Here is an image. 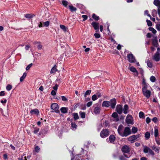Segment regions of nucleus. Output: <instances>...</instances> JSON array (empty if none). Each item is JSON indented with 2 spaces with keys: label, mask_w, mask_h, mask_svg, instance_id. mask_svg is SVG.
<instances>
[{
  "label": "nucleus",
  "mask_w": 160,
  "mask_h": 160,
  "mask_svg": "<svg viewBox=\"0 0 160 160\" xmlns=\"http://www.w3.org/2000/svg\"><path fill=\"white\" fill-rule=\"evenodd\" d=\"M153 59L156 62H158L160 60V54L158 52H157L152 56Z\"/></svg>",
  "instance_id": "nucleus-11"
},
{
  "label": "nucleus",
  "mask_w": 160,
  "mask_h": 160,
  "mask_svg": "<svg viewBox=\"0 0 160 160\" xmlns=\"http://www.w3.org/2000/svg\"><path fill=\"white\" fill-rule=\"evenodd\" d=\"M40 150V148L38 146L36 147L35 148V150L36 152H38Z\"/></svg>",
  "instance_id": "nucleus-60"
},
{
  "label": "nucleus",
  "mask_w": 160,
  "mask_h": 160,
  "mask_svg": "<svg viewBox=\"0 0 160 160\" xmlns=\"http://www.w3.org/2000/svg\"><path fill=\"white\" fill-rule=\"evenodd\" d=\"M129 69L131 71L135 73V75L136 76H137L138 75V72L135 68L133 66H132L129 68Z\"/></svg>",
  "instance_id": "nucleus-15"
},
{
  "label": "nucleus",
  "mask_w": 160,
  "mask_h": 160,
  "mask_svg": "<svg viewBox=\"0 0 160 160\" xmlns=\"http://www.w3.org/2000/svg\"><path fill=\"white\" fill-rule=\"evenodd\" d=\"M39 129L38 128H35L34 130V133L35 134L37 133L39 131Z\"/></svg>",
  "instance_id": "nucleus-57"
},
{
  "label": "nucleus",
  "mask_w": 160,
  "mask_h": 160,
  "mask_svg": "<svg viewBox=\"0 0 160 160\" xmlns=\"http://www.w3.org/2000/svg\"><path fill=\"white\" fill-rule=\"evenodd\" d=\"M7 101V100L6 99H5L4 100H1V102L2 104H4Z\"/></svg>",
  "instance_id": "nucleus-63"
},
{
  "label": "nucleus",
  "mask_w": 160,
  "mask_h": 160,
  "mask_svg": "<svg viewBox=\"0 0 160 160\" xmlns=\"http://www.w3.org/2000/svg\"><path fill=\"white\" fill-rule=\"evenodd\" d=\"M62 3L63 5L64 6H67L68 4V2L66 1L63 0L62 1Z\"/></svg>",
  "instance_id": "nucleus-52"
},
{
  "label": "nucleus",
  "mask_w": 160,
  "mask_h": 160,
  "mask_svg": "<svg viewBox=\"0 0 160 160\" xmlns=\"http://www.w3.org/2000/svg\"><path fill=\"white\" fill-rule=\"evenodd\" d=\"M76 158H77V157H79L81 160H88L87 155L86 154L85 156H81V155H78L76 156Z\"/></svg>",
  "instance_id": "nucleus-19"
},
{
  "label": "nucleus",
  "mask_w": 160,
  "mask_h": 160,
  "mask_svg": "<svg viewBox=\"0 0 160 160\" xmlns=\"http://www.w3.org/2000/svg\"><path fill=\"white\" fill-rule=\"evenodd\" d=\"M152 149L156 151V152H157V153L159 152V149H158L156 147L153 146L152 147Z\"/></svg>",
  "instance_id": "nucleus-42"
},
{
  "label": "nucleus",
  "mask_w": 160,
  "mask_h": 160,
  "mask_svg": "<svg viewBox=\"0 0 160 160\" xmlns=\"http://www.w3.org/2000/svg\"><path fill=\"white\" fill-rule=\"evenodd\" d=\"M133 120V118L132 115L128 114L126 117L125 121L128 124H132Z\"/></svg>",
  "instance_id": "nucleus-10"
},
{
  "label": "nucleus",
  "mask_w": 160,
  "mask_h": 160,
  "mask_svg": "<svg viewBox=\"0 0 160 160\" xmlns=\"http://www.w3.org/2000/svg\"><path fill=\"white\" fill-rule=\"evenodd\" d=\"M32 63H30V64H29V65H28L26 68V70H28L32 66Z\"/></svg>",
  "instance_id": "nucleus-51"
},
{
  "label": "nucleus",
  "mask_w": 160,
  "mask_h": 160,
  "mask_svg": "<svg viewBox=\"0 0 160 160\" xmlns=\"http://www.w3.org/2000/svg\"><path fill=\"white\" fill-rule=\"evenodd\" d=\"M122 151L126 157L128 158L131 156V154L129 153L130 148L128 146L125 145L123 146L122 148Z\"/></svg>",
  "instance_id": "nucleus-2"
},
{
  "label": "nucleus",
  "mask_w": 160,
  "mask_h": 160,
  "mask_svg": "<svg viewBox=\"0 0 160 160\" xmlns=\"http://www.w3.org/2000/svg\"><path fill=\"white\" fill-rule=\"evenodd\" d=\"M92 18L96 20H98L99 19V17L97 16L95 14H93L92 15Z\"/></svg>",
  "instance_id": "nucleus-44"
},
{
  "label": "nucleus",
  "mask_w": 160,
  "mask_h": 160,
  "mask_svg": "<svg viewBox=\"0 0 160 160\" xmlns=\"http://www.w3.org/2000/svg\"><path fill=\"white\" fill-rule=\"evenodd\" d=\"M49 24L50 22L49 21H47L43 22V27H48L49 26Z\"/></svg>",
  "instance_id": "nucleus-36"
},
{
  "label": "nucleus",
  "mask_w": 160,
  "mask_h": 160,
  "mask_svg": "<svg viewBox=\"0 0 160 160\" xmlns=\"http://www.w3.org/2000/svg\"><path fill=\"white\" fill-rule=\"evenodd\" d=\"M33 43L34 44L37 45V47L38 49L41 50L42 49V46L40 42H35Z\"/></svg>",
  "instance_id": "nucleus-22"
},
{
  "label": "nucleus",
  "mask_w": 160,
  "mask_h": 160,
  "mask_svg": "<svg viewBox=\"0 0 160 160\" xmlns=\"http://www.w3.org/2000/svg\"><path fill=\"white\" fill-rule=\"evenodd\" d=\"M142 92L143 94L146 98H149L151 93V92L150 90L148 89H145L142 90Z\"/></svg>",
  "instance_id": "nucleus-9"
},
{
  "label": "nucleus",
  "mask_w": 160,
  "mask_h": 160,
  "mask_svg": "<svg viewBox=\"0 0 160 160\" xmlns=\"http://www.w3.org/2000/svg\"><path fill=\"white\" fill-rule=\"evenodd\" d=\"M68 109L67 108L62 107L61 108L60 110L63 113H66L68 112Z\"/></svg>",
  "instance_id": "nucleus-26"
},
{
  "label": "nucleus",
  "mask_w": 160,
  "mask_h": 160,
  "mask_svg": "<svg viewBox=\"0 0 160 160\" xmlns=\"http://www.w3.org/2000/svg\"><path fill=\"white\" fill-rule=\"evenodd\" d=\"M79 114L82 118H84L85 117V112H80Z\"/></svg>",
  "instance_id": "nucleus-34"
},
{
  "label": "nucleus",
  "mask_w": 160,
  "mask_h": 160,
  "mask_svg": "<svg viewBox=\"0 0 160 160\" xmlns=\"http://www.w3.org/2000/svg\"><path fill=\"white\" fill-rule=\"evenodd\" d=\"M131 133L130 128L128 127H125L122 134V137H127Z\"/></svg>",
  "instance_id": "nucleus-3"
},
{
  "label": "nucleus",
  "mask_w": 160,
  "mask_h": 160,
  "mask_svg": "<svg viewBox=\"0 0 160 160\" xmlns=\"http://www.w3.org/2000/svg\"><path fill=\"white\" fill-rule=\"evenodd\" d=\"M12 88V86L10 84H8L6 87V90L8 91H9L11 90Z\"/></svg>",
  "instance_id": "nucleus-32"
},
{
  "label": "nucleus",
  "mask_w": 160,
  "mask_h": 160,
  "mask_svg": "<svg viewBox=\"0 0 160 160\" xmlns=\"http://www.w3.org/2000/svg\"><path fill=\"white\" fill-rule=\"evenodd\" d=\"M148 25L149 26H151L152 25V22L149 20H147Z\"/></svg>",
  "instance_id": "nucleus-49"
},
{
  "label": "nucleus",
  "mask_w": 160,
  "mask_h": 160,
  "mask_svg": "<svg viewBox=\"0 0 160 160\" xmlns=\"http://www.w3.org/2000/svg\"><path fill=\"white\" fill-rule=\"evenodd\" d=\"M154 4L158 8L160 7V1L159 0H155L153 2Z\"/></svg>",
  "instance_id": "nucleus-24"
},
{
  "label": "nucleus",
  "mask_w": 160,
  "mask_h": 160,
  "mask_svg": "<svg viewBox=\"0 0 160 160\" xmlns=\"http://www.w3.org/2000/svg\"><path fill=\"white\" fill-rule=\"evenodd\" d=\"M150 80L151 82H153L155 81L156 78L154 76H152L150 77Z\"/></svg>",
  "instance_id": "nucleus-35"
},
{
  "label": "nucleus",
  "mask_w": 160,
  "mask_h": 160,
  "mask_svg": "<svg viewBox=\"0 0 160 160\" xmlns=\"http://www.w3.org/2000/svg\"><path fill=\"white\" fill-rule=\"evenodd\" d=\"M100 107L97 105L94 106V112L95 114H98L100 112Z\"/></svg>",
  "instance_id": "nucleus-17"
},
{
  "label": "nucleus",
  "mask_w": 160,
  "mask_h": 160,
  "mask_svg": "<svg viewBox=\"0 0 160 160\" xmlns=\"http://www.w3.org/2000/svg\"><path fill=\"white\" fill-rule=\"evenodd\" d=\"M128 106L127 104H125L124 106L123 109V113L125 114H127L128 112Z\"/></svg>",
  "instance_id": "nucleus-20"
},
{
  "label": "nucleus",
  "mask_w": 160,
  "mask_h": 160,
  "mask_svg": "<svg viewBox=\"0 0 160 160\" xmlns=\"http://www.w3.org/2000/svg\"><path fill=\"white\" fill-rule=\"evenodd\" d=\"M94 36L96 38H98L100 37V34L97 33H96L94 34Z\"/></svg>",
  "instance_id": "nucleus-53"
},
{
  "label": "nucleus",
  "mask_w": 160,
  "mask_h": 160,
  "mask_svg": "<svg viewBox=\"0 0 160 160\" xmlns=\"http://www.w3.org/2000/svg\"><path fill=\"white\" fill-rule=\"evenodd\" d=\"M30 48V47L29 45H26L25 46V49L27 50H28L29 48Z\"/></svg>",
  "instance_id": "nucleus-64"
},
{
  "label": "nucleus",
  "mask_w": 160,
  "mask_h": 160,
  "mask_svg": "<svg viewBox=\"0 0 160 160\" xmlns=\"http://www.w3.org/2000/svg\"><path fill=\"white\" fill-rule=\"evenodd\" d=\"M116 103L117 102L116 99L113 98L111 99L109 101H104L102 103V107H110L111 108L114 109L115 108Z\"/></svg>",
  "instance_id": "nucleus-1"
},
{
  "label": "nucleus",
  "mask_w": 160,
  "mask_h": 160,
  "mask_svg": "<svg viewBox=\"0 0 160 160\" xmlns=\"http://www.w3.org/2000/svg\"><path fill=\"white\" fill-rule=\"evenodd\" d=\"M152 44L155 47H157L158 44V41L156 39H154L152 40Z\"/></svg>",
  "instance_id": "nucleus-33"
},
{
  "label": "nucleus",
  "mask_w": 160,
  "mask_h": 160,
  "mask_svg": "<svg viewBox=\"0 0 160 160\" xmlns=\"http://www.w3.org/2000/svg\"><path fill=\"white\" fill-rule=\"evenodd\" d=\"M73 118L75 120L78 119L79 118V117L77 113H73Z\"/></svg>",
  "instance_id": "nucleus-41"
},
{
  "label": "nucleus",
  "mask_w": 160,
  "mask_h": 160,
  "mask_svg": "<svg viewBox=\"0 0 160 160\" xmlns=\"http://www.w3.org/2000/svg\"><path fill=\"white\" fill-rule=\"evenodd\" d=\"M144 114L143 112H140L139 113V116L140 118H143L144 117Z\"/></svg>",
  "instance_id": "nucleus-43"
},
{
  "label": "nucleus",
  "mask_w": 160,
  "mask_h": 160,
  "mask_svg": "<svg viewBox=\"0 0 160 160\" xmlns=\"http://www.w3.org/2000/svg\"><path fill=\"white\" fill-rule=\"evenodd\" d=\"M95 95H96L98 98L102 96V94L101 93L99 92H97L96 94H95Z\"/></svg>",
  "instance_id": "nucleus-48"
},
{
  "label": "nucleus",
  "mask_w": 160,
  "mask_h": 160,
  "mask_svg": "<svg viewBox=\"0 0 160 160\" xmlns=\"http://www.w3.org/2000/svg\"><path fill=\"white\" fill-rule=\"evenodd\" d=\"M30 113L32 114H38L39 113V111L37 109H34L33 110H32L30 111Z\"/></svg>",
  "instance_id": "nucleus-23"
},
{
  "label": "nucleus",
  "mask_w": 160,
  "mask_h": 160,
  "mask_svg": "<svg viewBox=\"0 0 160 160\" xmlns=\"http://www.w3.org/2000/svg\"><path fill=\"white\" fill-rule=\"evenodd\" d=\"M51 109L53 110L56 113H59V112L58 105L56 103L52 104L51 105Z\"/></svg>",
  "instance_id": "nucleus-8"
},
{
  "label": "nucleus",
  "mask_w": 160,
  "mask_h": 160,
  "mask_svg": "<svg viewBox=\"0 0 160 160\" xmlns=\"http://www.w3.org/2000/svg\"><path fill=\"white\" fill-rule=\"evenodd\" d=\"M147 64L148 66L150 68H152V63L150 61L148 60L147 61Z\"/></svg>",
  "instance_id": "nucleus-31"
},
{
  "label": "nucleus",
  "mask_w": 160,
  "mask_h": 160,
  "mask_svg": "<svg viewBox=\"0 0 160 160\" xmlns=\"http://www.w3.org/2000/svg\"><path fill=\"white\" fill-rule=\"evenodd\" d=\"M57 71V69L56 68V66L55 65L51 69L50 72L51 73H53Z\"/></svg>",
  "instance_id": "nucleus-27"
},
{
  "label": "nucleus",
  "mask_w": 160,
  "mask_h": 160,
  "mask_svg": "<svg viewBox=\"0 0 160 160\" xmlns=\"http://www.w3.org/2000/svg\"><path fill=\"white\" fill-rule=\"evenodd\" d=\"M4 91H2L0 92V96H3L5 95Z\"/></svg>",
  "instance_id": "nucleus-61"
},
{
  "label": "nucleus",
  "mask_w": 160,
  "mask_h": 160,
  "mask_svg": "<svg viewBox=\"0 0 160 160\" xmlns=\"http://www.w3.org/2000/svg\"><path fill=\"white\" fill-rule=\"evenodd\" d=\"M51 94L53 96L55 95L56 94L55 91L53 90H52L51 92Z\"/></svg>",
  "instance_id": "nucleus-62"
},
{
  "label": "nucleus",
  "mask_w": 160,
  "mask_h": 160,
  "mask_svg": "<svg viewBox=\"0 0 160 160\" xmlns=\"http://www.w3.org/2000/svg\"><path fill=\"white\" fill-rule=\"evenodd\" d=\"M156 28L158 31H160V24H157L156 25Z\"/></svg>",
  "instance_id": "nucleus-50"
},
{
  "label": "nucleus",
  "mask_w": 160,
  "mask_h": 160,
  "mask_svg": "<svg viewBox=\"0 0 160 160\" xmlns=\"http://www.w3.org/2000/svg\"><path fill=\"white\" fill-rule=\"evenodd\" d=\"M132 132H133V133H136L137 132V131H138V128H137L136 127H133L132 128Z\"/></svg>",
  "instance_id": "nucleus-38"
},
{
  "label": "nucleus",
  "mask_w": 160,
  "mask_h": 160,
  "mask_svg": "<svg viewBox=\"0 0 160 160\" xmlns=\"http://www.w3.org/2000/svg\"><path fill=\"white\" fill-rule=\"evenodd\" d=\"M142 90L145 89H148L150 87L149 84L146 82L144 78H142Z\"/></svg>",
  "instance_id": "nucleus-6"
},
{
  "label": "nucleus",
  "mask_w": 160,
  "mask_h": 160,
  "mask_svg": "<svg viewBox=\"0 0 160 160\" xmlns=\"http://www.w3.org/2000/svg\"><path fill=\"white\" fill-rule=\"evenodd\" d=\"M92 101L89 102L87 104V107H90L92 104Z\"/></svg>",
  "instance_id": "nucleus-55"
},
{
  "label": "nucleus",
  "mask_w": 160,
  "mask_h": 160,
  "mask_svg": "<svg viewBox=\"0 0 160 160\" xmlns=\"http://www.w3.org/2000/svg\"><path fill=\"white\" fill-rule=\"evenodd\" d=\"M145 137L147 139H148L150 136V133L148 132H146L145 134Z\"/></svg>",
  "instance_id": "nucleus-45"
},
{
  "label": "nucleus",
  "mask_w": 160,
  "mask_h": 160,
  "mask_svg": "<svg viewBox=\"0 0 160 160\" xmlns=\"http://www.w3.org/2000/svg\"><path fill=\"white\" fill-rule=\"evenodd\" d=\"M143 152L145 153L148 152L150 154L153 156L154 155V153L152 150L146 146H144Z\"/></svg>",
  "instance_id": "nucleus-5"
},
{
  "label": "nucleus",
  "mask_w": 160,
  "mask_h": 160,
  "mask_svg": "<svg viewBox=\"0 0 160 160\" xmlns=\"http://www.w3.org/2000/svg\"><path fill=\"white\" fill-rule=\"evenodd\" d=\"M60 27L64 32H66L68 31V28L65 26L63 25H60Z\"/></svg>",
  "instance_id": "nucleus-25"
},
{
  "label": "nucleus",
  "mask_w": 160,
  "mask_h": 160,
  "mask_svg": "<svg viewBox=\"0 0 160 160\" xmlns=\"http://www.w3.org/2000/svg\"><path fill=\"white\" fill-rule=\"evenodd\" d=\"M91 93V90H88L86 91L84 94V96L85 97H86L87 95H89Z\"/></svg>",
  "instance_id": "nucleus-37"
},
{
  "label": "nucleus",
  "mask_w": 160,
  "mask_h": 160,
  "mask_svg": "<svg viewBox=\"0 0 160 160\" xmlns=\"http://www.w3.org/2000/svg\"><path fill=\"white\" fill-rule=\"evenodd\" d=\"M158 135V130L157 129H155L154 130V135L156 137Z\"/></svg>",
  "instance_id": "nucleus-47"
},
{
  "label": "nucleus",
  "mask_w": 160,
  "mask_h": 160,
  "mask_svg": "<svg viewBox=\"0 0 160 160\" xmlns=\"http://www.w3.org/2000/svg\"><path fill=\"white\" fill-rule=\"evenodd\" d=\"M82 17V18H83V19L82 20L83 21H85V20H87L88 18V17L86 15H83Z\"/></svg>",
  "instance_id": "nucleus-56"
},
{
  "label": "nucleus",
  "mask_w": 160,
  "mask_h": 160,
  "mask_svg": "<svg viewBox=\"0 0 160 160\" xmlns=\"http://www.w3.org/2000/svg\"><path fill=\"white\" fill-rule=\"evenodd\" d=\"M35 15L34 14H27L25 15V17L28 18H32Z\"/></svg>",
  "instance_id": "nucleus-30"
},
{
  "label": "nucleus",
  "mask_w": 160,
  "mask_h": 160,
  "mask_svg": "<svg viewBox=\"0 0 160 160\" xmlns=\"http://www.w3.org/2000/svg\"><path fill=\"white\" fill-rule=\"evenodd\" d=\"M27 75V73L24 72L23 73L22 76L20 78V82H22L23 81Z\"/></svg>",
  "instance_id": "nucleus-29"
},
{
  "label": "nucleus",
  "mask_w": 160,
  "mask_h": 160,
  "mask_svg": "<svg viewBox=\"0 0 160 160\" xmlns=\"http://www.w3.org/2000/svg\"><path fill=\"white\" fill-rule=\"evenodd\" d=\"M127 58L128 61L130 62H136L135 57L131 53L128 54L127 56Z\"/></svg>",
  "instance_id": "nucleus-7"
},
{
  "label": "nucleus",
  "mask_w": 160,
  "mask_h": 160,
  "mask_svg": "<svg viewBox=\"0 0 160 160\" xmlns=\"http://www.w3.org/2000/svg\"><path fill=\"white\" fill-rule=\"evenodd\" d=\"M138 136L136 135L132 136L128 138V140L130 141L131 143L134 142V141L136 140L138 138Z\"/></svg>",
  "instance_id": "nucleus-16"
},
{
  "label": "nucleus",
  "mask_w": 160,
  "mask_h": 160,
  "mask_svg": "<svg viewBox=\"0 0 160 160\" xmlns=\"http://www.w3.org/2000/svg\"><path fill=\"white\" fill-rule=\"evenodd\" d=\"M124 127L121 124L120 125L118 128V133L121 136H122V133L123 132Z\"/></svg>",
  "instance_id": "nucleus-14"
},
{
  "label": "nucleus",
  "mask_w": 160,
  "mask_h": 160,
  "mask_svg": "<svg viewBox=\"0 0 160 160\" xmlns=\"http://www.w3.org/2000/svg\"><path fill=\"white\" fill-rule=\"evenodd\" d=\"M109 134L108 130L104 129L101 132L100 135L101 138H104L108 137Z\"/></svg>",
  "instance_id": "nucleus-4"
},
{
  "label": "nucleus",
  "mask_w": 160,
  "mask_h": 160,
  "mask_svg": "<svg viewBox=\"0 0 160 160\" xmlns=\"http://www.w3.org/2000/svg\"><path fill=\"white\" fill-rule=\"evenodd\" d=\"M71 126L72 129L73 130H75L77 128V125L75 122H72L71 123Z\"/></svg>",
  "instance_id": "nucleus-28"
},
{
  "label": "nucleus",
  "mask_w": 160,
  "mask_h": 160,
  "mask_svg": "<svg viewBox=\"0 0 160 160\" xmlns=\"http://www.w3.org/2000/svg\"><path fill=\"white\" fill-rule=\"evenodd\" d=\"M61 98L62 100L64 101H68L67 98L64 96H62Z\"/></svg>",
  "instance_id": "nucleus-54"
},
{
  "label": "nucleus",
  "mask_w": 160,
  "mask_h": 160,
  "mask_svg": "<svg viewBox=\"0 0 160 160\" xmlns=\"http://www.w3.org/2000/svg\"><path fill=\"white\" fill-rule=\"evenodd\" d=\"M112 116L115 118V120L114 121H117L119 120V119L118 118V114L116 112H114L112 114Z\"/></svg>",
  "instance_id": "nucleus-21"
},
{
  "label": "nucleus",
  "mask_w": 160,
  "mask_h": 160,
  "mask_svg": "<svg viewBox=\"0 0 160 160\" xmlns=\"http://www.w3.org/2000/svg\"><path fill=\"white\" fill-rule=\"evenodd\" d=\"M92 99L93 101H94L98 99V98L96 95L94 94L92 96Z\"/></svg>",
  "instance_id": "nucleus-46"
},
{
  "label": "nucleus",
  "mask_w": 160,
  "mask_h": 160,
  "mask_svg": "<svg viewBox=\"0 0 160 160\" xmlns=\"http://www.w3.org/2000/svg\"><path fill=\"white\" fill-rule=\"evenodd\" d=\"M149 29L150 31H152V32L154 34L156 33L157 32L156 30L152 28H149Z\"/></svg>",
  "instance_id": "nucleus-40"
},
{
  "label": "nucleus",
  "mask_w": 160,
  "mask_h": 160,
  "mask_svg": "<svg viewBox=\"0 0 160 160\" xmlns=\"http://www.w3.org/2000/svg\"><path fill=\"white\" fill-rule=\"evenodd\" d=\"M116 140L115 136L113 135H110L108 138V141L110 143H113Z\"/></svg>",
  "instance_id": "nucleus-13"
},
{
  "label": "nucleus",
  "mask_w": 160,
  "mask_h": 160,
  "mask_svg": "<svg viewBox=\"0 0 160 160\" xmlns=\"http://www.w3.org/2000/svg\"><path fill=\"white\" fill-rule=\"evenodd\" d=\"M92 25L93 26L95 30L99 29V23L94 22H93L92 23Z\"/></svg>",
  "instance_id": "nucleus-18"
},
{
  "label": "nucleus",
  "mask_w": 160,
  "mask_h": 160,
  "mask_svg": "<svg viewBox=\"0 0 160 160\" xmlns=\"http://www.w3.org/2000/svg\"><path fill=\"white\" fill-rule=\"evenodd\" d=\"M151 120L149 117H147L146 119V122L147 123H149L150 122Z\"/></svg>",
  "instance_id": "nucleus-58"
},
{
  "label": "nucleus",
  "mask_w": 160,
  "mask_h": 160,
  "mask_svg": "<svg viewBox=\"0 0 160 160\" xmlns=\"http://www.w3.org/2000/svg\"><path fill=\"white\" fill-rule=\"evenodd\" d=\"M58 88V85L57 84H56L53 87V89L55 91H57V90Z\"/></svg>",
  "instance_id": "nucleus-59"
},
{
  "label": "nucleus",
  "mask_w": 160,
  "mask_h": 160,
  "mask_svg": "<svg viewBox=\"0 0 160 160\" xmlns=\"http://www.w3.org/2000/svg\"><path fill=\"white\" fill-rule=\"evenodd\" d=\"M116 110L119 114H122V106L120 104L118 105L117 106Z\"/></svg>",
  "instance_id": "nucleus-12"
},
{
  "label": "nucleus",
  "mask_w": 160,
  "mask_h": 160,
  "mask_svg": "<svg viewBox=\"0 0 160 160\" xmlns=\"http://www.w3.org/2000/svg\"><path fill=\"white\" fill-rule=\"evenodd\" d=\"M69 8L71 11H75L76 10V8L72 6H69Z\"/></svg>",
  "instance_id": "nucleus-39"
}]
</instances>
